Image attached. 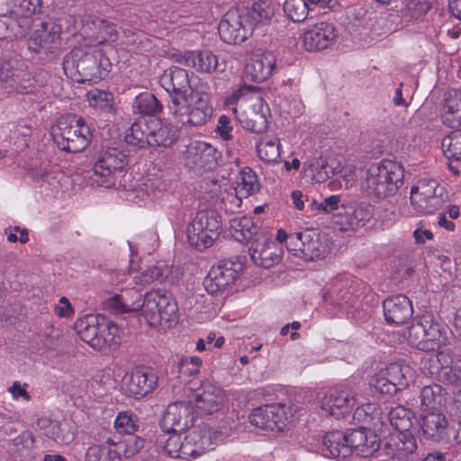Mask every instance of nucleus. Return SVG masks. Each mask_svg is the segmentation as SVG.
Wrapping results in <instances>:
<instances>
[{
    "instance_id": "nucleus-1",
    "label": "nucleus",
    "mask_w": 461,
    "mask_h": 461,
    "mask_svg": "<svg viewBox=\"0 0 461 461\" xmlns=\"http://www.w3.org/2000/svg\"><path fill=\"white\" fill-rule=\"evenodd\" d=\"M61 26L50 18L0 20V38H20L29 34L28 49L44 59L59 54Z\"/></svg>"
},
{
    "instance_id": "nucleus-2",
    "label": "nucleus",
    "mask_w": 461,
    "mask_h": 461,
    "mask_svg": "<svg viewBox=\"0 0 461 461\" xmlns=\"http://www.w3.org/2000/svg\"><path fill=\"white\" fill-rule=\"evenodd\" d=\"M67 76L78 83H97L104 78L112 67L109 59L100 49L75 48L63 59Z\"/></svg>"
},
{
    "instance_id": "nucleus-3",
    "label": "nucleus",
    "mask_w": 461,
    "mask_h": 461,
    "mask_svg": "<svg viewBox=\"0 0 461 461\" xmlns=\"http://www.w3.org/2000/svg\"><path fill=\"white\" fill-rule=\"evenodd\" d=\"M107 307L117 312L140 310L141 315L150 326L161 325L177 321L178 307L169 294L160 291H149L145 294L141 304L129 308L121 302L119 295H114L107 301Z\"/></svg>"
},
{
    "instance_id": "nucleus-4",
    "label": "nucleus",
    "mask_w": 461,
    "mask_h": 461,
    "mask_svg": "<svg viewBox=\"0 0 461 461\" xmlns=\"http://www.w3.org/2000/svg\"><path fill=\"white\" fill-rule=\"evenodd\" d=\"M403 173L402 166L393 160L372 164L365 172L362 188L376 199L393 195L403 185Z\"/></svg>"
},
{
    "instance_id": "nucleus-5",
    "label": "nucleus",
    "mask_w": 461,
    "mask_h": 461,
    "mask_svg": "<svg viewBox=\"0 0 461 461\" xmlns=\"http://www.w3.org/2000/svg\"><path fill=\"white\" fill-rule=\"evenodd\" d=\"M124 139L139 149L168 147L177 140L178 134L175 127L160 119L140 118L131 124Z\"/></svg>"
},
{
    "instance_id": "nucleus-6",
    "label": "nucleus",
    "mask_w": 461,
    "mask_h": 461,
    "mask_svg": "<svg viewBox=\"0 0 461 461\" xmlns=\"http://www.w3.org/2000/svg\"><path fill=\"white\" fill-rule=\"evenodd\" d=\"M51 136L61 150L80 152L90 144L92 132L83 117L68 114L58 120Z\"/></svg>"
},
{
    "instance_id": "nucleus-7",
    "label": "nucleus",
    "mask_w": 461,
    "mask_h": 461,
    "mask_svg": "<svg viewBox=\"0 0 461 461\" xmlns=\"http://www.w3.org/2000/svg\"><path fill=\"white\" fill-rule=\"evenodd\" d=\"M167 109L173 119L185 127L203 125L212 116L213 109L207 93L191 91L187 101L168 104Z\"/></svg>"
},
{
    "instance_id": "nucleus-8",
    "label": "nucleus",
    "mask_w": 461,
    "mask_h": 461,
    "mask_svg": "<svg viewBox=\"0 0 461 461\" xmlns=\"http://www.w3.org/2000/svg\"><path fill=\"white\" fill-rule=\"evenodd\" d=\"M446 340L443 328L431 314H423L415 319L408 329L409 344L421 351H435L443 346Z\"/></svg>"
},
{
    "instance_id": "nucleus-9",
    "label": "nucleus",
    "mask_w": 461,
    "mask_h": 461,
    "mask_svg": "<svg viewBox=\"0 0 461 461\" xmlns=\"http://www.w3.org/2000/svg\"><path fill=\"white\" fill-rule=\"evenodd\" d=\"M95 158L93 181L106 188L114 186L118 175L128 164V155L118 148L106 147L102 148Z\"/></svg>"
},
{
    "instance_id": "nucleus-10",
    "label": "nucleus",
    "mask_w": 461,
    "mask_h": 461,
    "mask_svg": "<svg viewBox=\"0 0 461 461\" xmlns=\"http://www.w3.org/2000/svg\"><path fill=\"white\" fill-rule=\"evenodd\" d=\"M221 228V216L216 211H199L187 226L188 243L198 250H203L212 246Z\"/></svg>"
},
{
    "instance_id": "nucleus-11",
    "label": "nucleus",
    "mask_w": 461,
    "mask_h": 461,
    "mask_svg": "<svg viewBox=\"0 0 461 461\" xmlns=\"http://www.w3.org/2000/svg\"><path fill=\"white\" fill-rule=\"evenodd\" d=\"M290 246L295 256L306 261L322 259L330 249L327 236L317 229L291 233Z\"/></svg>"
},
{
    "instance_id": "nucleus-12",
    "label": "nucleus",
    "mask_w": 461,
    "mask_h": 461,
    "mask_svg": "<svg viewBox=\"0 0 461 461\" xmlns=\"http://www.w3.org/2000/svg\"><path fill=\"white\" fill-rule=\"evenodd\" d=\"M446 188L436 179L422 178L411 189V204L420 213H432L445 203Z\"/></svg>"
},
{
    "instance_id": "nucleus-13",
    "label": "nucleus",
    "mask_w": 461,
    "mask_h": 461,
    "mask_svg": "<svg viewBox=\"0 0 461 461\" xmlns=\"http://www.w3.org/2000/svg\"><path fill=\"white\" fill-rule=\"evenodd\" d=\"M251 425L264 430L282 431L294 421L292 408L283 403L259 406L249 416Z\"/></svg>"
},
{
    "instance_id": "nucleus-14",
    "label": "nucleus",
    "mask_w": 461,
    "mask_h": 461,
    "mask_svg": "<svg viewBox=\"0 0 461 461\" xmlns=\"http://www.w3.org/2000/svg\"><path fill=\"white\" fill-rule=\"evenodd\" d=\"M244 258L236 257L221 260L212 267L204 278L203 285L209 294H216L225 290L244 269Z\"/></svg>"
},
{
    "instance_id": "nucleus-15",
    "label": "nucleus",
    "mask_w": 461,
    "mask_h": 461,
    "mask_svg": "<svg viewBox=\"0 0 461 461\" xmlns=\"http://www.w3.org/2000/svg\"><path fill=\"white\" fill-rule=\"evenodd\" d=\"M222 440V434L206 424L193 427L184 438L182 451L186 456L197 457L213 449L214 445Z\"/></svg>"
},
{
    "instance_id": "nucleus-16",
    "label": "nucleus",
    "mask_w": 461,
    "mask_h": 461,
    "mask_svg": "<svg viewBox=\"0 0 461 461\" xmlns=\"http://www.w3.org/2000/svg\"><path fill=\"white\" fill-rule=\"evenodd\" d=\"M221 39L228 44L243 42L253 32L249 22H247L239 8L229 10L218 26Z\"/></svg>"
},
{
    "instance_id": "nucleus-17",
    "label": "nucleus",
    "mask_w": 461,
    "mask_h": 461,
    "mask_svg": "<svg viewBox=\"0 0 461 461\" xmlns=\"http://www.w3.org/2000/svg\"><path fill=\"white\" fill-rule=\"evenodd\" d=\"M161 86L169 94L170 101L174 104L175 99L178 102L187 101L191 89L189 74L187 70L171 67L166 69L159 77Z\"/></svg>"
},
{
    "instance_id": "nucleus-18",
    "label": "nucleus",
    "mask_w": 461,
    "mask_h": 461,
    "mask_svg": "<svg viewBox=\"0 0 461 461\" xmlns=\"http://www.w3.org/2000/svg\"><path fill=\"white\" fill-rule=\"evenodd\" d=\"M251 260L255 265L269 268L278 264L282 259V248L274 241L271 236L266 232L259 234L249 248Z\"/></svg>"
},
{
    "instance_id": "nucleus-19",
    "label": "nucleus",
    "mask_w": 461,
    "mask_h": 461,
    "mask_svg": "<svg viewBox=\"0 0 461 461\" xmlns=\"http://www.w3.org/2000/svg\"><path fill=\"white\" fill-rule=\"evenodd\" d=\"M158 376L151 371L141 367L134 368L122 379L124 393L131 397L140 399L151 393L157 386Z\"/></svg>"
},
{
    "instance_id": "nucleus-20",
    "label": "nucleus",
    "mask_w": 461,
    "mask_h": 461,
    "mask_svg": "<svg viewBox=\"0 0 461 461\" xmlns=\"http://www.w3.org/2000/svg\"><path fill=\"white\" fill-rule=\"evenodd\" d=\"M337 32L333 23L320 22L310 26L303 35V43L308 51H320L336 41Z\"/></svg>"
},
{
    "instance_id": "nucleus-21",
    "label": "nucleus",
    "mask_w": 461,
    "mask_h": 461,
    "mask_svg": "<svg viewBox=\"0 0 461 461\" xmlns=\"http://www.w3.org/2000/svg\"><path fill=\"white\" fill-rule=\"evenodd\" d=\"M192 407L185 402H174L167 406L160 421L161 430L164 432L185 431L193 422Z\"/></svg>"
},
{
    "instance_id": "nucleus-22",
    "label": "nucleus",
    "mask_w": 461,
    "mask_h": 461,
    "mask_svg": "<svg viewBox=\"0 0 461 461\" xmlns=\"http://www.w3.org/2000/svg\"><path fill=\"white\" fill-rule=\"evenodd\" d=\"M348 440L349 448H351V455H356L362 457H368L375 454L381 447V439L376 434L378 431H374L360 427L359 429H348Z\"/></svg>"
},
{
    "instance_id": "nucleus-23",
    "label": "nucleus",
    "mask_w": 461,
    "mask_h": 461,
    "mask_svg": "<svg viewBox=\"0 0 461 461\" xmlns=\"http://www.w3.org/2000/svg\"><path fill=\"white\" fill-rule=\"evenodd\" d=\"M448 424L441 410L422 411L420 414L423 435L434 442L449 441Z\"/></svg>"
},
{
    "instance_id": "nucleus-24",
    "label": "nucleus",
    "mask_w": 461,
    "mask_h": 461,
    "mask_svg": "<svg viewBox=\"0 0 461 461\" xmlns=\"http://www.w3.org/2000/svg\"><path fill=\"white\" fill-rule=\"evenodd\" d=\"M194 402L201 412L212 414L222 408L225 394L221 388L211 381H203L196 391Z\"/></svg>"
},
{
    "instance_id": "nucleus-25",
    "label": "nucleus",
    "mask_w": 461,
    "mask_h": 461,
    "mask_svg": "<svg viewBox=\"0 0 461 461\" xmlns=\"http://www.w3.org/2000/svg\"><path fill=\"white\" fill-rule=\"evenodd\" d=\"M356 404V398L350 390H330L321 400L323 411L337 419L350 413Z\"/></svg>"
},
{
    "instance_id": "nucleus-26",
    "label": "nucleus",
    "mask_w": 461,
    "mask_h": 461,
    "mask_svg": "<svg viewBox=\"0 0 461 461\" xmlns=\"http://www.w3.org/2000/svg\"><path fill=\"white\" fill-rule=\"evenodd\" d=\"M276 66V57L272 52L266 51L253 54L244 68L247 80L262 83L269 78Z\"/></svg>"
},
{
    "instance_id": "nucleus-27",
    "label": "nucleus",
    "mask_w": 461,
    "mask_h": 461,
    "mask_svg": "<svg viewBox=\"0 0 461 461\" xmlns=\"http://www.w3.org/2000/svg\"><path fill=\"white\" fill-rule=\"evenodd\" d=\"M185 158L190 166L212 169L217 165L218 152L207 142L194 140L186 147Z\"/></svg>"
},
{
    "instance_id": "nucleus-28",
    "label": "nucleus",
    "mask_w": 461,
    "mask_h": 461,
    "mask_svg": "<svg viewBox=\"0 0 461 461\" xmlns=\"http://www.w3.org/2000/svg\"><path fill=\"white\" fill-rule=\"evenodd\" d=\"M372 212L368 204L357 206L342 207L338 213L334 214V223L342 231L356 230L365 226L371 219Z\"/></svg>"
},
{
    "instance_id": "nucleus-29",
    "label": "nucleus",
    "mask_w": 461,
    "mask_h": 461,
    "mask_svg": "<svg viewBox=\"0 0 461 461\" xmlns=\"http://www.w3.org/2000/svg\"><path fill=\"white\" fill-rule=\"evenodd\" d=\"M413 418L414 413L410 409H407L402 405H396L394 407H391L386 416L379 417L376 420L375 418H372V420H374L373 428L375 431H379V433L382 434L385 431L389 422L394 430L401 432L410 431V429L412 426Z\"/></svg>"
},
{
    "instance_id": "nucleus-30",
    "label": "nucleus",
    "mask_w": 461,
    "mask_h": 461,
    "mask_svg": "<svg viewBox=\"0 0 461 461\" xmlns=\"http://www.w3.org/2000/svg\"><path fill=\"white\" fill-rule=\"evenodd\" d=\"M416 448V439L410 431L395 430L390 432L384 439V450L392 458H406Z\"/></svg>"
},
{
    "instance_id": "nucleus-31",
    "label": "nucleus",
    "mask_w": 461,
    "mask_h": 461,
    "mask_svg": "<svg viewBox=\"0 0 461 461\" xmlns=\"http://www.w3.org/2000/svg\"><path fill=\"white\" fill-rule=\"evenodd\" d=\"M384 315L388 324L401 325L413 314L411 300L403 294H396L383 303Z\"/></svg>"
},
{
    "instance_id": "nucleus-32",
    "label": "nucleus",
    "mask_w": 461,
    "mask_h": 461,
    "mask_svg": "<svg viewBox=\"0 0 461 461\" xmlns=\"http://www.w3.org/2000/svg\"><path fill=\"white\" fill-rule=\"evenodd\" d=\"M182 276L183 271L179 267L168 266L163 261H158L143 270L140 276H136V279L138 283L145 285L155 281L173 285L178 283Z\"/></svg>"
},
{
    "instance_id": "nucleus-33",
    "label": "nucleus",
    "mask_w": 461,
    "mask_h": 461,
    "mask_svg": "<svg viewBox=\"0 0 461 461\" xmlns=\"http://www.w3.org/2000/svg\"><path fill=\"white\" fill-rule=\"evenodd\" d=\"M321 452L324 456L333 458H346L351 456L348 431L333 430L327 432L322 438Z\"/></svg>"
},
{
    "instance_id": "nucleus-34",
    "label": "nucleus",
    "mask_w": 461,
    "mask_h": 461,
    "mask_svg": "<svg viewBox=\"0 0 461 461\" xmlns=\"http://www.w3.org/2000/svg\"><path fill=\"white\" fill-rule=\"evenodd\" d=\"M276 4L273 0H257L251 6L239 8L243 14V17L249 22L251 29L254 31L256 26L260 23H268L276 13Z\"/></svg>"
},
{
    "instance_id": "nucleus-35",
    "label": "nucleus",
    "mask_w": 461,
    "mask_h": 461,
    "mask_svg": "<svg viewBox=\"0 0 461 461\" xmlns=\"http://www.w3.org/2000/svg\"><path fill=\"white\" fill-rule=\"evenodd\" d=\"M102 315L87 314L77 321L75 327L80 339L93 348H100V324Z\"/></svg>"
},
{
    "instance_id": "nucleus-36",
    "label": "nucleus",
    "mask_w": 461,
    "mask_h": 461,
    "mask_svg": "<svg viewBox=\"0 0 461 461\" xmlns=\"http://www.w3.org/2000/svg\"><path fill=\"white\" fill-rule=\"evenodd\" d=\"M230 230L232 237L239 242H252L258 239L259 234L266 231L260 228L249 217H236L230 221Z\"/></svg>"
},
{
    "instance_id": "nucleus-37",
    "label": "nucleus",
    "mask_w": 461,
    "mask_h": 461,
    "mask_svg": "<svg viewBox=\"0 0 461 461\" xmlns=\"http://www.w3.org/2000/svg\"><path fill=\"white\" fill-rule=\"evenodd\" d=\"M446 390L438 384H430L420 390V401L421 411H438L447 400Z\"/></svg>"
},
{
    "instance_id": "nucleus-38",
    "label": "nucleus",
    "mask_w": 461,
    "mask_h": 461,
    "mask_svg": "<svg viewBox=\"0 0 461 461\" xmlns=\"http://www.w3.org/2000/svg\"><path fill=\"white\" fill-rule=\"evenodd\" d=\"M258 106V110L254 105L240 113H237V119L244 129L260 134L267 129L268 121L263 111V104H259Z\"/></svg>"
},
{
    "instance_id": "nucleus-39",
    "label": "nucleus",
    "mask_w": 461,
    "mask_h": 461,
    "mask_svg": "<svg viewBox=\"0 0 461 461\" xmlns=\"http://www.w3.org/2000/svg\"><path fill=\"white\" fill-rule=\"evenodd\" d=\"M442 122L450 128L461 126V89L449 93L445 99Z\"/></svg>"
},
{
    "instance_id": "nucleus-40",
    "label": "nucleus",
    "mask_w": 461,
    "mask_h": 461,
    "mask_svg": "<svg viewBox=\"0 0 461 461\" xmlns=\"http://www.w3.org/2000/svg\"><path fill=\"white\" fill-rule=\"evenodd\" d=\"M158 449L167 456L173 458H186L182 451L184 440H181L179 432H164L158 434L156 438Z\"/></svg>"
},
{
    "instance_id": "nucleus-41",
    "label": "nucleus",
    "mask_w": 461,
    "mask_h": 461,
    "mask_svg": "<svg viewBox=\"0 0 461 461\" xmlns=\"http://www.w3.org/2000/svg\"><path fill=\"white\" fill-rule=\"evenodd\" d=\"M189 60L192 61L194 68L201 72H222L226 68L225 63L220 62L219 58L208 50L191 53L187 59V61Z\"/></svg>"
},
{
    "instance_id": "nucleus-42",
    "label": "nucleus",
    "mask_w": 461,
    "mask_h": 461,
    "mask_svg": "<svg viewBox=\"0 0 461 461\" xmlns=\"http://www.w3.org/2000/svg\"><path fill=\"white\" fill-rule=\"evenodd\" d=\"M132 109L134 113L149 115V118H156L155 116L162 112L163 105L153 94L143 92L134 98Z\"/></svg>"
},
{
    "instance_id": "nucleus-43",
    "label": "nucleus",
    "mask_w": 461,
    "mask_h": 461,
    "mask_svg": "<svg viewBox=\"0 0 461 461\" xmlns=\"http://www.w3.org/2000/svg\"><path fill=\"white\" fill-rule=\"evenodd\" d=\"M382 371L392 384L397 387L398 391L407 387L412 378V370L411 367L399 363H391L384 369H382Z\"/></svg>"
},
{
    "instance_id": "nucleus-44",
    "label": "nucleus",
    "mask_w": 461,
    "mask_h": 461,
    "mask_svg": "<svg viewBox=\"0 0 461 461\" xmlns=\"http://www.w3.org/2000/svg\"><path fill=\"white\" fill-rule=\"evenodd\" d=\"M259 158L266 163H276L280 158V143L277 139L264 137L257 143Z\"/></svg>"
},
{
    "instance_id": "nucleus-45",
    "label": "nucleus",
    "mask_w": 461,
    "mask_h": 461,
    "mask_svg": "<svg viewBox=\"0 0 461 461\" xmlns=\"http://www.w3.org/2000/svg\"><path fill=\"white\" fill-rule=\"evenodd\" d=\"M100 348L97 350H104L105 348H111L119 343V328L117 324L113 321H108L104 316L101 318L100 324Z\"/></svg>"
},
{
    "instance_id": "nucleus-46",
    "label": "nucleus",
    "mask_w": 461,
    "mask_h": 461,
    "mask_svg": "<svg viewBox=\"0 0 461 461\" xmlns=\"http://www.w3.org/2000/svg\"><path fill=\"white\" fill-rule=\"evenodd\" d=\"M441 147L448 159L461 160V130H454L446 135Z\"/></svg>"
},
{
    "instance_id": "nucleus-47",
    "label": "nucleus",
    "mask_w": 461,
    "mask_h": 461,
    "mask_svg": "<svg viewBox=\"0 0 461 461\" xmlns=\"http://www.w3.org/2000/svg\"><path fill=\"white\" fill-rule=\"evenodd\" d=\"M259 190L258 176L251 168L244 169L240 172V181L235 191L237 194L246 197L256 194Z\"/></svg>"
},
{
    "instance_id": "nucleus-48",
    "label": "nucleus",
    "mask_w": 461,
    "mask_h": 461,
    "mask_svg": "<svg viewBox=\"0 0 461 461\" xmlns=\"http://www.w3.org/2000/svg\"><path fill=\"white\" fill-rule=\"evenodd\" d=\"M283 9L287 17L294 23L306 20L311 11L305 0H286Z\"/></svg>"
},
{
    "instance_id": "nucleus-49",
    "label": "nucleus",
    "mask_w": 461,
    "mask_h": 461,
    "mask_svg": "<svg viewBox=\"0 0 461 461\" xmlns=\"http://www.w3.org/2000/svg\"><path fill=\"white\" fill-rule=\"evenodd\" d=\"M303 166L305 167L306 174L317 183L325 182L330 177V174L332 173V171L328 170L327 162L321 158H315L309 164L304 163Z\"/></svg>"
},
{
    "instance_id": "nucleus-50",
    "label": "nucleus",
    "mask_w": 461,
    "mask_h": 461,
    "mask_svg": "<svg viewBox=\"0 0 461 461\" xmlns=\"http://www.w3.org/2000/svg\"><path fill=\"white\" fill-rule=\"evenodd\" d=\"M114 427L120 433L133 434L140 428V420L129 411L120 412L115 419Z\"/></svg>"
},
{
    "instance_id": "nucleus-51",
    "label": "nucleus",
    "mask_w": 461,
    "mask_h": 461,
    "mask_svg": "<svg viewBox=\"0 0 461 461\" xmlns=\"http://www.w3.org/2000/svg\"><path fill=\"white\" fill-rule=\"evenodd\" d=\"M42 0H15L14 13L19 19L32 18V15L41 12Z\"/></svg>"
},
{
    "instance_id": "nucleus-52",
    "label": "nucleus",
    "mask_w": 461,
    "mask_h": 461,
    "mask_svg": "<svg viewBox=\"0 0 461 461\" xmlns=\"http://www.w3.org/2000/svg\"><path fill=\"white\" fill-rule=\"evenodd\" d=\"M430 9L428 0H406L402 9L403 16L410 19H418Z\"/></svg>"
},
{
    "instance_id": "nucleus-53",
    "label": "nucleus",
    "mask_w": 461,
    "mask_h": 461,
    "mask_svg": "<svg viewBox=\"0 0 461 461\" xmlns=\"http://www.w3.org/2000/svg\"><path fill=\"white\" fill-rule=\"evenodd\" d=\"M34 445V438L31 431L25 430L12 440L9 445V451L23 455L27 453Z\"/></svg>"
},
{
    "instance_id": "nucleus-54",
    "label": "nucleus",
    "mask_w": 461,
    "mask_h": 461,
    "mask_svg": "<svg viewBox=\"0 0 461 461\" xmlns=\"http://www.w3.org/2000/svg\"><path fill=\"white\" fill-rule=\"evenodd\" d=\"M91 105L101 110L111 112L113 109V95L108 92L96 91L89 94Z\"/></svg>"
},
{
    "instance_id": "nucleus-55",
    "label": "nucleus",
    "mask_w": 461,
    "mask_h": 461,
    "mask_svg": "<svg viewBox=\"0 0 461 461\" xmlns=\"http://www.w3.org/2000/svg\"><path fill=\"white\" fill-rule=\"evenodd\" d=\"M95 24L99 31L100 37L102 38L99 41L100 43H113L117 41L118 32L114 24H112L104 19H97L95 22Z\"/></svg>"
},
{
    "instance_id": "nucleus-56",
    "label": "nucleus",
    "mask_w": 461,
    "mask_h": 461,
    "mask_svg": "<svg viewBox=\"0 0 461 461\" xmlns=\"http://www.w3.org/2000/svg\"><path fill=\"white\" fill-rule=\"evenodd\" d=\"M370 384L381 393L393 394L398 391L382 370L372 377Z\"/></svg>"
},
{
    "instance_id": "nucleus-57",
    "label": "nucleus",
    "mask_w": 461,
    "mask_h": 461,
    "mask_svg": "<svg viewBox=\"0 0 461 461\" xmlns=\"http://www.w3.org/2000/svg\"><path fill=\"white\" fill-rule=\"evenodd\" d=\"M215 131L220 137L224 140H233L232 125L230 119L227 115H221L218 120V125L216 127Z\"/></svg>"
},
{
    "instance_id": "nucleus-58",
    "label": "nucleus",
    "mask_w": 461,
    "mask_h": 461,
    "mask_svg": "<svg viewBox=\"0 0 461 461\" xmlns=\"http://www.w3.org/2000/svg\"><path fill=\"white\" fill-rule=\"evenodd\" d=\"M340 201L341 198L339 195H330L321 202L318 206L322 209V212L328 213L334 212L335 211L339 212V210H341V208L339 207Z\"/></svg>"
},
{
    "instance_id": "nucleus-59",
    "label": "nucleus",
    "mask_w": 461,
    "mask_h": 461,
    "mask_svg": "<svg viewBox=\"0 0 461 461\" xmlns=\"http://www.w3.org/2000/svg\"><path fill=\"white\" fill-rule=\"evenodd\" d=\"M107 447L105 445L90 446L86 452L85 461H101V457L105 454Z\"/></svg>"
},
{
    "instance_id": "nucleus-60",
    "label": "nucleus",
    "mask_w": 461,
    "mask_h": 461,
    "mask_svg": "<svg viewBox=\"0 0 461 461\" xmlns=\"http://www.w3.org/2000/svg\"><path fill=\"white\" fill-rule=\"evenodd\" d=\"M442 377L451 384H458L461 381V370L456 367H445L441 372Z\"/></svg>"
},
{
    "instance_id": "nucleus-61",
    "label": "nucleus",
    "mask_w": 461,
    "mask_h": 461,
    "mask_svg": "<svg viewBox=\"0 0 461 461\" xmlns=\"http://www.w3.org/2000/svg\"><path fill=\"white\" fill-rule=\"evenodd\" d=\"M55 312L59 317H68L73 314V307L67 297L60 298L59 304L55 307Z\"/></svg>"
},
{
    "instance_id": "nucleus-62",
    "label": "nucleus",
    "mask_w": 461,
    "mask_h": 461,
    "mask_svg": "<svg viewBox=\"0 0 461 461\" xmlns=\"http://www.w3.org/2000/svg\"><path fill=\"white\" fill-rule=\"evenodd\" d=\"M449 440L453 438L456 443H461V420H452L448 424Z\"/></svg>"
},
{
    "instance_id": "nucleus-63",
    "label": "nucleus",
    "mask_w": 461,
    "mask_h": 461,
    "mask_svg": "<svg viewBox=\"0 0 461 461\" xmlns=\"http://www.w3.org/2000/svg\"><path fill=\"white\" fill-rule=\"evenodd\" d=\"M180 364H182V368H185V366H193V370H189V375H194L199 373L202 359L199 357H191L189 359H181Z\"/></svg>"
},
{
    "instance_id": "nucleus-64",
    "label": "nucleus",
    "mask_w": 461,
    "mask_h": 461,
    "mask_svg": "<svg viewBox=\"0 0 461 461\" xmlns=\"http://www.w3.org/2000/svg\"><path fill=\"white\" fill-rule=\"evenodd\" d=\"M413 237L417 244H424L426 240L433 239V233L429 230L416 229L413 231Z\"/></svg>"
}]
</instances>
